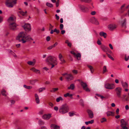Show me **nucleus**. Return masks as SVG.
I'll return each mask as SVG.
<instances>
[{"label":"nucleus","instance_id":"nucleus-17","mask_svg":"<svg viewBox=\"0 0 129 129\" xmlns=\"http://www.w3.org/2000/svg\"><path fill=\"white\" fill-rule=\"evenodd\" d=\"M121 83L122 86L124 88H127L128 85L127 83L126 82H122Z\"/></svg>","mask_w":129,"mask_h":129},{"label":"nucleus","instance_id":"nucleus-15","mask_svg":"<svg viewBox=\"0 0 129 129\" xmlns=\"http://www.w3.org/2000/svg\"><path fill=\"white\" fill-rule=\"evenodd\" d=\"M87 112L88 113L89 117L91 118H92L93 117V114L92 112L90 110H87Z\"/></svg>","mask_w":129,"mask_h":129},{"label":"nucleus","instance_id":"nucleus-14","mask_svg":"<svg viewBox=\"0 0 129 129\" xmlns=\"http://www.w3.org/2000/svg\"><path fill=\"white\" fill-rule=\"evenodd\" d=\"M116 27V26L114 24H111L108 26V28L110 30H113Z\"/></svg>","mask_w":129,"mask_h":129},{"label":"nucleus","instance_id":"nucleus-30","mask_svg":"<svg viewBox=\"0 0 129 129\" xmlns=\"http://www.w3.org/2000/svg\"><path fill=\"white\" fill-rule=\"evenodd\" d=\"M38 123L39 125H43L44 124V122L41 119L39 120Z\"/></svg>","mask_w":129,"mask_h":129},{"label":"nucleus","instance_id":"nucleus-10","mask_svg":"<svg viewBox=\"0 0 129 129\" xmlns=\"http://www.w3.org/2000/svg\"><path fill=\"white\" fill-rule=\"evenodd\" d=\"M24 29L26 31H30L31 29L30 25L29 24H25L23 26Z\"/></svg>","mask_w":129,"mask_h":129},{"label":"nucleus","instance_id":"nucleus-22","mask_svg":"<svg viewBox=\"0 0 129 129\" xmlns=\"http://www.w3.org/2000/svg\"><path fill=\"white\" fill-rule=\"evenodd\" d=\"M107 116H113L114 115V113L111 111H108L107 113Z\"/></svg>","mask_w":129,"mask_h":129},{"label":"nucleus","instance_id":"nucleus-44","mask_svg":"<svg viewBox=\"0 0 129 129\" xmlns=\"http://www.w3.org/2000/svg\"><path fill=\"white\" fill-rule=\"evenodd\" d=\"M54 32L56 33L57 34H58L59 33L60 31L59 30H57L56 28H55L54 30Z\"/></svg>","mask_w":129,"mask_h":129},{"label":"nucleus","instance_id":"nucleus-3","mask_svg":"<svg viewBox=\"0 0 129 129\" xmlns=\"http://www.w3.org/2000/svg\"><path fill=\"white\" fill-rule=\"evenodd\" d=\"M17 0H6L5 5L7 7L9 8L13 7L14 5L17 3Z\"/></svg>","mask_w":129,"mask_h":129},{"label":"nucleus","instance_id":"nucleus-2","mask_svg":"<svg viewBox=\"0 0 129 129\" xmlns=\"http://www.w3.org/2000/svg\"><path fill=\"white\" fill-rule=\"evenodd\" d=\"M69 108L66 104H64L61 106L59 109V112L61 114H64L68 112Z\"/></svg>","mask_w":129,"mask_h":129},{"label":"nucleus","instance_id":"nucleus-29","mask_svg":"<svg viewBox=\"0 0 129 129\" xmlns=\"http://www.w3.org/2000/svg\"><path fill=\"white\" fill-rule=\"evenodd\" d=\"M106 67V66H104L103 68V73L104 74L105 73L107 72Z\"/></svg>","mask_w":129,"mask_h":129},{"label":"nucleus","instance_id":"nucleus-7","mask_svg":"<svg viewBox=\"0 0 129 129\" xmlns=\"http://www.w3.org/2000/svg\"><path fill=\"white\" fill-rule=\"evenodd\" d=\"M105 87L107 89H114L115 86L113 84L107 83L105 84Z\"/></svg>","mask_w":129,"mask_h":129},{"label":"nucleus","instance_id":"nucleus-13","mask_svg":"<svg viewBox=\"0 0 129 129\" xmlns=\"http://www.w3.org/2000/svg\"><path fill=\"white\" fill-rule=\"evenodd\" d=\"M51 116L50 114H46L43 115L42 117V118L45 120H48L49 119Z\"/></svg>","mask_w":129,"mask_h":129},{"label":"nucleus","instance_id":"nucleus-18","mask_svg":"<svg viewBox=\"0 0 129 129\" xmlns=\"http://www.w3.org/2000/svg\"><path fill=\"white\" fill-rule=\"evenodd\" d=\"M101 48L103 51L104 52H106L108 49V48L104 45H102L101 46Z\"/></svg>","mask_w":129,"mask_h":129},{"label":"nucleus","instance_id":"nucleus-33","mask_svg":"<svg viewBox=\"0 0 129 129\" xmlns=\"http://www.w3.org/2000/svg\"><path fill=\"white\" fill-rule=\"evenodd\" d=\"M81 56V55L80 53H78L77 54H76V55H75V57L77 58V59L79 60L80 59L78 58H80Z\"/></svg>","mask_w":129,"mask_h":129},{"label":"nucleus","instance_id":"nucleus-4","mask_svg":"<svg viewBox=\"0 0 129 129\" xmlns=\"http://www.w3.org/2000/svg\"><path fill=\"white\" fill-rule=\"evenodd\" d=\"M46 62L48 64L55 63L56 65V58L55 57L53 56H50L48 57L46 60Z\"/></svg>","mask_w":129,"mask_h":129},{"label":"nucleus","instance_id":"nucleus-8","mask_svg":"<svg viewBox=\"0 0 129 129\" xmlns=\"http://www.w3.org/2000/svg\"><path fill=\"white\" fill-rule=\"evenodd\" d=\"M81 85L83 87V89L87 92L90 91V90L87 87V85L86 84L81 81Z\"/></svg>","mask_w":129,"mask_h":129},{"label":"nucleus","instance_id":"nucleus-9","mask_svg":"<svg viewBox=\"0 0 129 129\" xmlns=\"http://www.w3.org/2000/svg\"><path fill=\"white\" fill-rule=\"evenodd\" d=\"M79 7L81 10L83 12H87L89 10V9L85 7L83 5H79Z\"/></svg>","mask_w":129,"mask_h":129},{"label":"nucleus","instance_id":"nucleus-26","mask_svg":"<svg viewBox=\"0 0 129 129\" xmlns=\"http://www.w3.org/2000/svg\"><path fill=\"white\" fill-rule=\"evenodd\" d=\"M34 61H29L27 62V63L29 65H34L35 63V60H34Z\"/></svg>","mask_w":129,"mask_h":129},{"label":"nucleus","instance_id":"nucleus-56","mask_svg":"<svg viewBox=\"0 0 129 129\" xmlns=\"http://www.w3.org/2000/svg\"><path fill=\"white\" fill-rule=\"evenodd\" d=\"M69 93H67L64 95V96L65 97H66L67 96H69Z\"/></svg>","mask_w":129,"mask_h":129},{"label":"nucleus","instance_id":"nucleus-52","mask_svg":"<svg viewBox=\"0 0 129 129\" xmlns=\"http://www.w3.org/2000/svg\"><path fill=\"white\" fill-rule=\"evenodd\" d=\"M69 114L70 116H73L75 114L74 113L72 112H69Z\"/></svg>","mask_w":129,"mask_h":129},{"label":"nucleus","instance_id":"nucleus-40","mask_svg":"<svg viewBox=\"0 0 129 129\" xmlns=\"http://www.w3.org/2000/svg\"><path fill=\"white\" fill-rule=\"evenodd\" d=\"M59 59L61 62L60 63L61 64L64 63L66 62L65 60L64 59L63 57L61 59Z\"/></svg>","mask_w":129,"mask_h":129},{"label":"nucleus","instance_id":"nucleus-63","mask_svg":"<svg viewBox=\"0 0 129 129\" xmlns=\"http://www.w3.org/2000/svg\"><path fill=\"white\" fill-rule=\"evenodd\" d=\"M57 42H56L54 44L52 45V46H53V47H55L57 45Z\"/></svg>","mask_w":129,"mask_h":129},{"label":"nucleus","instance_id":"nucleus-6","mask_svg":"<svg viewBox=\"0 0 129 129\" xmlns=\"http://www.w3.org/2000/svg\"><path fill=\"white\" fill-rule=\"evenodd\" d=\"M122 89L120 87H116L115 89V91L117 96L118 98H121V92Z\"/></svg>","mask_w":129,"mask_h":129},{"label":"nucleus","instance_id":"nucleus-31","mask_svg":"<svg viewBox=\"0 0 129 129\" xmlns=\"http://www.w3.org/2000/svg\"><path fill=\"white\" fill-rule=\"evenodd\" d=\"M93 120H92L91 121L85 122V123L86 125H88L89 124H92L94 122Z\"/></svg>","mask_w":129,"mask_h":129},{"label":"nucleus","instance_id":"nucleus-11","mask_svg":"<svg viewBox=\"0 0 129 129\" xmlns=\"http://www.w3.org/2000/svg\"><path fill=\"white\" fill-rule=\"evenodd\" d=\"M90 21L92 23L98 25L99 24V23L97 20L94 17H92L90 19Z\"/></svg>","mask_w":129,"mask_h":129},{"label":"nucleus","instance_id":"nucleus-27","mask_svg":"<svg viewBox=\"0 0 129 129\" xmlns=\"http://www.w3.org/2000/svg\"><path fill=\"white\" fill-rule=\"evenodd\" d=\"M58 89V88H53L50 90V91L51 92L53 93L57 91Z\"/></svg>","mask_w":129,"mask_h":129},{"label":"nucleus","instance_id":"nucleus-24","mask_svg":"<svg viewBox=\"0 0 129 129\" xmlns=\"http://www.w3.org/2000/svg\"><path fill=\"white\" fill-rule=\"evenodd\" d=\"M38 80L37 79H35L34 80H31L30 81V83L31 85H34L35 83L38 81Z\"/></svg>","mask_w":129,"mask_h":129},{"label":"nucleus","instance_id":"nucleus-61","mask_svg":"<svg viewBox=\"0 0 129 129\" xmlns=\"http://www.w3.org/2000/svg\"><path fill=\"white\" fill-rule=\"evenodd\" d=\"M30 70L32 71H33L34 72H36V69L34 68H33L31 69H30Z\"/></svg>","mask_w":129,"mask_h":129},{"label":"nucleus","instance_id":"nucleus-62","mask_svg":"<svg viewBox=\"0 0 129 129\" xmlns=\"http://www.w3.org/2000/svg\"><path fill=\"white\" fill-rule=\"evenodd\" d=\"M125 4H124L123 5H122L121 7V9L122 10H123V8L125 6Z\"/></svg>","mask_w":129,"mask_h":129},{"label":"nucleus","instance_id":"nucleus-41","mask_svg":"<svg viewBox=\"0 0 129 129\" xmlns=\"http://www.w3.org/2000/svg\"><path fill=\"white\" fill-rule=\"evenodd\" d=\"M18 12L20 13V14L21 15L23 16H24L25 15V14L24 12L23 11H19Z\"/></svg>","mask_w":129,"mask_h":129},{"label":"nucleus","instance_id":"nucleus-58","mask_svg":"<svg viewBox=\"0 0 129 129\" xmlns=\"http://www.w3.org/2000/svg\"><path fill=\"white\" fill-rule=\"evenodd\" d=\"M3 17L1 16H0V23H1L3 21Z\"/></svg>","mask_w":129,"mask_h":129},{"label":"nucleus","instance_id":"nucleus-12","mask_svg":"<svg viewBox=\"0 0 129 129\" xmlns=\"http://www.w3.org/2000/svg\"><path fill=\"white\" fill-rule=\"evenodd\" d=\"M65 77L66 80L68 81H70L73 79V76L70 74L67 75L66 76H65Z\"/></svg>","mask_w":129,"mask_h":129},{"label":"nucleus","instance_id":"nucleus-21","mask_svg":"<svg viewBox=\"0 0 129 129\" xmlns=\"http://www.w3.org/2000/svg\"><path fill=\"white\" fill-rule=\"evenodd\" d=\"M126 19H124L123 21L122 24V26L123 27H124V28H125L126 27Z\"/></svg>","mask_w":129,"mask_h":129},{"label":"nucleus","instance_id":"nucleus-59","mask_svg":"<svg viewBox=\"0 0 129 129\" xmlns=\"http://www.w3.org/2000/svg\"><path fill=\"white\" fill-rule=\"evenodd\" d=\"M70 52L72 54L74 55V56L76 55V53L74 51H72Z\"/></svg>","mask_w":129,"mask_h":129},{"label":"nucleus","instance_id":"nucleus-28","mask_svg":"<svg viewBox=\"0 0 129 129\" xmlns=\"http://www.w3.org/2000/svg\"><path fill=\"white\" fill-rule=\"evenodd\" d=\"M75 87V86L73 84H71L69 87H68V89H71L73 90L74 89Z\"/></svg>","mask_w":129,"mask_h":129},{"label":"nucleus","instance_id":"nucleus-39","mask_svg":"<svg viewBox=\"0 0 129 129\" xmlns=\"http://www.w3.org/2000/svg\"><path fill=\"white\" fill-rule=\"evenodd\" d=\"M46 5L48 7H53V5L51 4L48 2H47L46 3Z\"/></svg>","mask_w":129,"mask_h":129},{"label":"nucleus","instance_id":"nucleus-51","mask_svg":"<svg viewBox=\"0 0 129 129\" xmlns=\"http://www.w3.org/2000/svg\"><path fill=\"white\" fill-rule=\"evenodd\" d=\"M46 39L47 41H49L50 40V38L49 36H48L47 37Z\"/></svg>","mask_w":129,"mask_h":129},{"label":"nucleus","instance_id":"nucleus-1","mask_svg":"<svg viewBox=\"0 0 129 129\" xmlns=\"http://www.w3.org/2000/svg\"><path fill=\"white\" fill-rule=\"evenodd\" d=\"M25 32H20L16 37V40L20 42H22L23 43L28 42L30 40H33L29 35L27 36Z\"/></svg>","mask_w":129,"mask_h":129},{"label":"nucleus","instance_id":"nucleus-60","mask_svg":"<svg viewBox=\"0 0 129 129\" xmlns=\"http://www.w3.org/2000/svg\"><path fill=\"white\" fill-rule=\"evenodd\" d=\"M54 109L56 111H57V110H58V108L57 106H55L54 107Z\"/></svg>","mask_w":129,"mask_h":129},{"label":"nucleus","instance_id":"nucleus-55","mask_svg":"<svg viewBox=\"0 0 129 129\" xmlns=\"http://www.w3.org/2000/svg\"><path fill=\"white\" fill-rule=\"evenodd\" d=\"M63 57L61 53H60L58 55V58L59 59H61L62 58H63Z\"/></svg>","mask_w":129,"mask_h":129},{"label":"nucleus","instance_id":"nucleus-54","mask_svg":"<svg viewBox=\"0 0 129 129\" xmlns=\"http://www.w3.org/2000/svg\"><path fill=\"white\" fill-rule=\"evenodd\" d=\"M96 12L95 11H92L91 13L90 14L92 15H95L96 14Z\"/></svg>","mask_w":129,"mask_h":129},{"label":"nucleus","instance_id":"nucleus-45","mask_svg":"<svg viewBox=\"0 0 129 129\" xmlns=\"http://www.w3.org/2000/svg\"><path fill=\"white\" fill-rule=\"evenodd\" d=\"M49 30H50L51 29H52L53 28V26H52L51 24L50 23L49 24Z\"/></svg>","mask_w":129,"mask_h":129},{"label":"nucleus","instance_id":"nucleus-25","mask_svg":"<svg viewBox=\"0 0 129 129\" xmlns=\"http://www.w3.org/2000/svg\"><path fill=\"white\" fill-rule=\"evenodd\" d=\"M2 94L4 96H6L7 95V93H6V91L4 89H2L1 91Z\"/></svg>","mask_w":129,"mask_h":129},{"label":"nucleus","instance_id":"nucleus-49","mask_svg":"<svg viewBox=\"0 0 129 129\" xmlns=\"http://www.w3.org/2000/svg\"><path fill=\"white\" fill-rule=\"evenodd\" d=\"M121 126L123 129H127V127L125 125H122Z\"/></svg>","mask_w":129,"mask_h":129},{"label":"nucleus","instance_id":"nucleus-19","mask_svg":"<svg viewBox=\"0 0 129 129\" xmlns=\"http://www.w3.org/2000/svg\"><path fill=\"white\" fill-rule=\"evenodd\" d=\"M99 35L105 38H106L107 36L106 34L103 31L100 32Z\"/></svg>","mask_w":129,"mask_h":129},{"label":"nucleus","instance_id":"nucleus-5","mask_svg":"<svg viewBox=\"0 0 129 129\" xmlns=\"http://www.w3.org/2000/svg\"><path fill=\"white\" fill-rule=\"evenodd\" d=\"M18 25L16 24L15 22H13L10 23L9 25V29L12 30H15L17 29Z\"/></svg>","mask_w":129,"mask_h":129},{"label":"nucleus","instance_id":"nucleus-35","mask_svg":"<svg viewBox=\"0 0 129 129\" xmlns=\"http://www.w3.org/2000/svg\"><path fill=\"white\" fill-rule=\"evenodd\" d=\"M120 122L121 123V126L122 125H126V123L123 119H121L120 120Z\"/></svg>","mask_w":129,"mask_h":129},{"label":"nucleus","instance_id":"nucleus-47","mask_svg":"<svg viewBox=\"0 0 129 129\" xmlns=\"http://www.w3.org/2000/svg\"><path fill=\"white\" fill-rule=\"evenodd\" d=\"M63 25L62 24H61L60 25V29L61 30H62L63 28Z\"/></svg>","mask_w":129,"mask_h":129},{"label":"nucleus","instance_id":"nucleus-20","mask_svg":"<svg viewBox=\"0 0 129 129\" xmlns=\"http://www.w3.org/2000/svg\"><path fill=\"white\" fill-rule=\"evenodd\" d=\"M35 97L36 98V101L37 104H39L40 103V100L39 98V97L38 94H35Z\"/></svg>","mask_w":129,"mask_h":129},{"label":"nucleus","instance_id":"nucleus-37","mask_svg":"<svg viewBox=\"0 0 129 129\" xmlns=\"http://www.w3.org/2000/svg\"><path fill=\"white\" fill-rule=\"evenodd\" d=\"M79 103L81 106L82 107H83L84 106V104L83 101L82 99H81L79 101Z\"/></svg>","mask_w":129,"mask_h":129},{"label":"nucleus","instance_id":"nucleus-46","mask_svg":"<svg viewBox=\"0 0 129 129\" xmlns=\"http://www.w3.org/2000/svg\"><path fill=\"white\" fill-rule=\"evenodd\" d=\"M72 72L75 74H76L78 73L77 71L76 70H73L72 71Z\"/></svg>","mask_w":129,"mask_h":129},{"label":"nucleus","instance_id":"nucleus-34","mask_svg":"<svg viewBox=\"0 0 129 129\" xmlns=\"http://www.w3.org/2000/svg\"><path fill=\"white\" fill-rule=\"evenodd\" d=\"M63 99H62V97L61 96H59L58 98L56 99V101L57 102H59L60 101H63Z\"/></svg>","mask_w":129,"mask_h":129},{"label":"nucleus","instance_id":"nucleus-57","mask_svg":"<svg viewBox=\"0 0 129 129\" xmlns=\"http://www.w3.org/2000/svg\"><path fill=\"white\" fill-rule=\"evenodd\" d=\"M48 105L52 107L53 106V104L51 102H49L48 103Z\"/></svg>","mask_w":129,"mask_h":129},{"label":"nucleus","instance_id":"nucleus-42","mask_svg":"<svg viewBox=\"0 0 129 129\" xmlns=\"http://www.w3.org/2000/svg\"><path fill=\"white\" fill-rule=\"evenodd\" d=\"M106 121V119L105 118H103L101 120V123L105 121Z\"/></svg>","mask_w":129,"mask_h":129},{"label":"nucleus","instance_id":"nucleus-64","mask_svg":"<svg viewBox=\"0 0 129 129\" xmlns=\"http://www.w3.org/2000/svg\"><path fill=\"white\" fill-rule=\"evenodd\" d=\"M97 43L99 45H100L101 44V41L99 40H98L97 41Z\"/></svg>","mask_w":129,"mask_h":129},{"label":"nucleus","instance_id":"nucleus-53","mask_svg":"<svg viewBox=\"0 0 129 129\" xmlns=\"http://www.w3.org/2000/svg\"><path fill=\"white\" fill-rule=\"evenodd\" d=\"M11 54L13 55L14 57H17L16 55L13 52Z\"/></svg>","mask_w":129,"mask_h":129},{"label":"nucleus","instance_id":"nucleus-23","mask_svg":"<svg viewBox=\"0 0 129 129\" xmlns=\"http://www.w3.org/2000/svg\"><path fill=\"white\" fill-rule=\"evenodd\" d=\"M8 21L10 23L13 22H14L13 18L12 17H10L8 19Z\"/></svg>","mask_w":129,"mask_h":129},{"label":"nucleus","instance_id":"nucleus-48","mask_svg":"<svg viewBox=\"0 0 129 129\" xmlns=\"http://www.w3.org/2000/svg\"><path fill=\"white\" fill-rule=\"evenodd\" d=\"M129 57V56H127L126 55H125V60L126 61H127Z\"/></svg>","mask_w":129,"mask_h":129},{"label":"nucleus","instance_id":"nucleus-36","mask_svg":"<svg viewBox=\"0 0 129 129\" xmlns=\"http://www.w3.org/2000/svg\"><path fill=\"white\" fill-rule=\"evenodd\" d=\"M23 87L25 88L28 89H30L32 88V87L30 86H27L25 85H23Z\"/></svg>","mask_w":129,"mask_h":129},{"label":"nucleus","instance_id":"nucleus-32","mask_svg":"<svg viewBox=\"0 0 129 129\" xmlns=\"http://www.w3.org/2000/svg\"><path fill=\"white\" fill-rule=\"evenodd\" d=\"M88 67L90 69L91 73H93L94 72V70L93 67L91 66H88Z\"/></svg>","mask_w":129,"mask_h":129},{"label":"nucleus","instance_id":"nucleus-38","mask_svg":"<svg viewBox=\"0 0 129 129\" xmlns=\"http://www.w3.org/2000/svg\"><path fill=\"white\" fill-rule=\"evenodd\" d=\"M80 1L81 2L85 3H89L91 1V0H80Z\"/></svg>","mask_w":129,"mask_h":129},{"label":"nucleus","instance_id":"nucleus-43","mask_svg":"<svg viewBox=\"0 0 129 129\" xmlns=\"http://www.w3.org/2000/svg\"><path fill=\"white\" fill-rule=\"evenodd\" d=\"M45 88L44 87H42L40 88L39 90V92H41L43 91V90H45Z\"/></svg>","mask_w":129,"mask_h":129},{"label":"nucleus","instance_id":"nucleus-50","mask_svg":"<svg viewBox=\"0 0 129 129\" xmlns=\"http://www.w3.org/2000/svg\"><path fill=\"white\" fill-rule=\"evenodd\" d=\"M108 57L110 58L111 60H114V58L112 57L110 54H108Z\"/></svg>","mask_w":129,"mask_h":129},{"label":"nucleus","instance_id":"nucleus-16","mask_svg":"<svg viewBox=\"0 0 129 129\" xmlns=\"http://www.w3.org/2000/svg\"><path fill=\"white\" fill-rule=\"evenodd\" d=\"M50 127L51 129H60L59 126L55 124H52L50 125Z\"/></svg>","mask_w":129,"mask_h":129}]
</instances>
